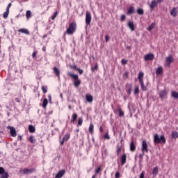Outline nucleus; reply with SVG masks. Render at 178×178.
Instances as JSON below:
<instances>
[{
  "label": "nucleus",
  "instance_id": "1",
  "mask_svg": "<svg viewBox=\"0 0 178 178\" xmlns=\"http://www.w3.org/2000/svg\"><path fill=\"white\" fill-rule=\"evenodd\" d=\"M68 74L70 77L72 79L74 87H76V88H79V87H80V85L81 84V81L79 79V75L73 73H69Z\"/></svg>",
  "mask_w": 178,
  "mask_h": 178
},
{
  "label": "nucleus",
  "instance_id": "2",
  "mask_svg": "<svg viewBox=\"0 0 178 178\" xmlns=\"http://www.w3.org/2000/svg\"><path fill=\"white\" fill-rule=\"evenodd\" d=\"M154 144H166V138H165V136L163 135L159 137V135L156 134L154 136Z\"/></svg>",
  "mask_w": 178,
  "mask_h": 178
},
{
  "label": "nucleus",
  "instance_id": "3",
  "mask_svg": "<svg viewBox=\"0 0 178 178\" xmlns=\"http://www.w3.org/2000/svg\"><path fill=\"white\" fill-rule=\"evenodd\" d=\"M76 30L77 24H76V22H72L70 24L69 27L67 29V34L69 35H72V34H74V33H76Z\"/></svg>",
  "mask_w": 178,
  "mask_h": 178
},
{
  "label": "nucleus",
  "instance_id": "4",
  "mask_svg": "<svg viewBox=\"0 0 178 178\" xmlns=\"http://www.w3.org/2000/svg\"><path fill=\"white\" fill-rule=\"evenodd\" d=\"M35 170V168H24L19 170V173H22V175H29V173H34Z\"/></svg>",
  "mask_w": 178,
  "mask_h": 178
},
{
  "label": "nucleus",
  "instance_id": "5",
  "mask_svg": "<svg viewBox=\"0 0 178 178\" xmlns=\"http://www.w3.org/2000/svg\"><path fill=\"white\" fill-rule=\"evenodd\" d=\"M141 151L142 152H145L146 154H148V143L145 140H143L142 141Z\"/></svg>",
  "mask_w": 178,
  "mask_h": 178
},
{
  "label": "nucleus",
  "instance_id": "6",
  "mask_svg": "<svg viewBox=\"0 0 178 178\" xmlns=\"http://www.w3.org/2000/svg\"><path fill=\"white\" fill-rule=\"evenodd\" d=\"M173 60H174L173 56H172V55L168 56L165 58V66H166V67H170V64L173 63Z\"/></svg>",
  "mask_w": 178,
  "mask_h": 178
},
{
  "label": "nucleus",
  "instance_id": "7",
  "mask_svg": "<svg viewBox=\"0 0 178 178\" xmlns=\"http://www.w3.org/2000/svg\"><path fill=\"white\" fill-rule=\"evenodd\" d=\"M7 129L10 130V134L11 137H16V136H17V134L16 132V129H15V127L8 126Z\"/></svg>",
  "mask_w": 178,
  "mask_h": 178
},
{
  "label": "nucleus",
  "instance_id": "8",
  "mask_svg": "<svg viewBox=\"0 0 178 178\" xmlns=\"http://www.w3.org/2000/svg\"><path fill=\"white\" fill-rule=\"evenodd\" d=\"M91 20H92L91 13H90V12H86V24H87V26H89V24H91Z\"/></svg>",
  "mask_w": 178,
  "mask_h": 178
},
{
  "label": "nucleus",
  "instance_id": "9",
  "mask_svg": "<svg viewBox=\"0 0 178 178\" xmlns=\"http://www.w3.org/2000/svg\"><path fill=\"white\" fill-rule=\"evenodd\" d=\"M157 6H158V1L155 0H152L149 5L151 12H152V10H154L155 8H156Z\"/></svg>",
  "mask_w": 178,
  "mask_h": 178
},
{
  "label": "nucleus",
  "instance_id": "10",
  "mask_svg": "<svg viewBox=\"0 0 178 178\" xmlns=\"http://www.w3.org/2000/svg\"><path fill=\"white\" fill-rule=\"evenodd\" d=\"M155 56L153 54H146L145 56V60H154Z\"/></svg>",
  "mask_w": 178,
  "mask_h": 178
},
{
  "label": "nucleus",
  "instance_id": "11",
  "mask_svg": "<svg viewBox=\"0 0 178 178\" xmlns=\"http://www.w3.org/2000/svg\"><path fill=\"white\" fill-rule=\"evenodd\" d=\"M167 96H168V92L166 91V90H161L159 92V97L162 99H165V98H166Z\"/></svg>",
  "mask_w": 178,
  "mask_h": 178
},
{
  "label": "nucleus",
  "instance_id": "12",
  "mask_svg": "<svg viewBox=\"0 0 178 178\" xmlns=\"http://www.w3.org/2000/svg\"><path fill=\"white\" fill-rule=\"evenodd\" d=\"M18 33L26 34V35H30V31H29V29H26L24 28L18 29Z\"/></svg>",
  "mask_w": 178,
  "mask_h": 178
},
{
  "label": "nucleus",
  "instance_id": "13",
  "mask_svg": "<svg viewBox=\"0 0 178 178\" xmlns=\"http://www.w3.org/2000/svg\"><path fill=\"white\" fill-rule=\"evenodd\" d=\"M126 87V91L127 92L128 95H130L131 94V88H133V85L131 83L127 84L125 86Z\"/></svg>",
  "mask_w": 178,
  "mask_h": 178
},
{
  "label": "nucleus",
  "instance_id": "14",
  "mask_svg": "<svg viewBox=\"0 0 178 178\" xmlns=\"http://www.w3.org/2000/svg\"><path fill=\"white\" fill-rule=\"evenodd\" d=\"M127 26L131 31H134V30H136V27L134 26V22L133 21H129L127 23Z\"/></svg>",
  "mask_w": 178,
  "mask_h": 178
},
{
  "label": "nucleus",
  "instance_id": "15",
  "mask_svg": "<svg viewBox=\"0 0 178 178\" xmlns=\"http://www.w3.org/2000/svg\"><path fill=\"white\" fill-rule=\"evenodd\" d=\"M66 172L65 170H60L55 176V178H62Z\"/></svg>",
  "mask_w": 178,
  "mask_h": 178
},
{
  "label": "nucleus",
  "instance_id": "16",
  "mask_svg": "<svg viewBox=\"0 0 178 178\" xmlns=\"http://www.w3.org/2000/svg\"><path fill=\"white\" fill-rule=\"evenodd\" d=\"M170 15L172 17H176L177 16V7H174L170 11Z\"/></svg>",
  "mask_w": 178,
  "mask_h": 178
},
{
  "label": "nucleus",
  "instance_id": "17",
  "mask_svg": "<svg viewBox=\"0 0 178 178\" xmlns=\"http://www.w3.org/2000/svg\"><path fill=\"white\" fill-rule=\"evenodd\" d=\"M86 101H88L89 104L92 103V102L94 101V97H92V95L90 94H87L86 95Z\"/></svg>",
  "mask_w": 178,
  "mask_h": 178
},
{
  "label": "nucleus",
  "instance_id": "18",
  "mask_svg": "<svg viewBox=\"0 0 178 178\" xmlns=\"http://www.w3.org/2000/svg\"><path fill=\"white\" fill-rule=\"evenodd\" d=\"M53 71H54V73L55 74V76H56V77H59V76H60V70H59V68L56 67H54Z\"/></svg>",
  "mask_w": 178,
  "mask_h": 178
},
{
  "label": "nucleus",
  "instance_id": "19",
  "mask_svg": "<svg viewBox=\"0 0 178 178\" xmlns=\"http://www.w3.org/2000/svg\"><path fill=\"white\" fill-rule=\"evenodd\" d=\"M127 159V155L126 154H122L121 156V165L123 166L124 163H126V161Z\"/></svg>",
  "mask_w": 178,
  "mask_h": 178
},
{
  "label": "nucleus",
  "instance_id": "20",
  "mask_svg": "<svg viewBox=\"0 0 178 178\" xmlns=\"http://www.w3.org/2000/svg\"><path fill=\"white\" fill-rule=\"evenodd\" d=\"M162 73H163V68L162 66H160L156 70V74H157V76H160Z\"/></svg>",
  "mask_w": 178,
  "mask_h": 178
},
{
  "label": "nucleus",
  "instance_id": "21",
  "mask_svg": "<svg viewBox=\"0 0 178 178\" xmlns=\"http://www.w3.org/2000/svg\"><path fill=\"white\" fill-rule=\"evenodd\" d=\"M171 137L175 140H176V138H178V132L177 131H172L171 133Z\"/></svg>",
  "mask_w": 178,
  "mask_h": 178
},
{
  "label": "nucleus",
  "instance_id": "22",
  "mask_svg": "<svg viewBox=\"0 0 178 178\" xmlns=\"http://www.w3.org/2000/svg\"><path fill=\"white\" fill-rule=\"evenodd\" d=\"M118 111L119 112V116L120 118H123L124 116V112H123V110H122V108L120 106L118 107Z\"/></svg>",
  "mask_w": 178,
  "mask_h": 178
},
{
  "label": "nucleus",
  "instance_id": "23",
  "mask_svg": "<svg viewBox=\"0 0 178 178\" xmlns=\"http://www.w3.org/2000/svg\"><path fill=\"white\" fill-rule=\"evenodd\" d=\"M130 151L132 152H134L136 151V145L134 144V142L132 141L130 144Z\"/></svg>",
  "mask_w": 178,
  "mask_h": 178
},
{
  "label": "nucleus",
  "instance_id": "24",
  "mask_svg": "<svg viewBox=\"0 0 178 178\" xmlns=\"http://www.w3.org/2000/svg\"><path fill=\"white\" fill-rule=\"evenodd\" d=\"M171 97L175 98V99H178V92L177 91H172L171 92Z\"/></svg>",
  "mask_w": 178,
  "mask_h": 178
},
{
  "label": "nucleus",
  "instance_id": "25",
  "mask_svg": "<svg viewBox=\"0 0 178 178\" xmlns=\"http://www.w3.org/2000/svg\"><path fill=\"white\" fill-rule=\"evenodd\" d=\"M29 133H35V127L33 125H29Z\"/></svg>",
  "mask_w": 178,
  "mask_h": 178
},
{
  "label": "nucleus",
  "instance_id": "26",
  "mask_svg": "<svg viewBox=\"0 0 178 178\" xmlns=\"http://www.w3.org/2000/svg\"><path fill=\"white\" fill-rule=\"evenodd\" d=\"M143 77H144V72H139L138 76V79L139 80V83H140L141 81H144L143 80Z\"/></svg>",
  "mask_w": 178,
  "mask_h": 178
},
{
  "label": "nucleus",
  "instance_id": "27",
  "mask_svg": "<svg viewBox=\"0 0 178 178\" xmlns=\"http://www.w3.org/2000/svg\"><path fill=\"white\" fill-rule=\"evenodd\" d=\"M47 105H48V99L45 98L43 99L42 106L45 109L47 108Z\"/></svg>",
  "mask_w": 178,
  "mask_h": 178
},
{
  "label": "nucleus",
  "instance_id": "28",
  "mask_svg": "<svg viewBox=\"0 0 178 178\" xmlns=\"http://www.w3.org/2000/svg\"><path fill=\"white\" fill-rule=\"evenodd\" d=\"M128 15H133L134 13V7L130 6L127 11Z\"/></svg>",
  "mask_w": 178,
  "mask_h": 178
},
{
  "label": "nucleus",
  "instance_id": "29",
  "mask_svg": "<svg viewBox=\"0 0 178 178\" xmlns=\"http://www.w3.org/2000/svg\"><path fill=\"white\" fill-rule=\"evenodd\" d=\"M89 133L90 134H94V124H90L89 126Z\"/></svg>",
  "mask_w": 178,
  "mask_h": 178
},
{
  "label": "nucleus",
  "instance_id": "30",
  "mask_svg": "<svg viewBox=\"0 0 178 178\" xmlns=\"http://www.w3.org/2000/svg\"><path fill=\"white\" fill-rule=\"evenodd\" d=\"M26 17L27 20H29L30 19H31V10H26Z\"/></svg>",
  "mask_w": 178,
  "mask_h": 178
},
{
  "label": "nucleus",
  "instance_id": "31",
  "mask_svg": "<svg viewBox=\"0 0 178 178\" xmlns=\"http://www.w3.org/2000/svg\"><path fill=\"white\" fill-rule=\"evenodd\" d=\"M0 178H9V173H8L6 171H4V172L1 175Z\"/></svg>",
  "mask_w": 178,
  "mask_h": 178
},
{
  "label": "nucleus",
  "instance_id": "32",
  "mask_svg": "<svg viewBox=\"0 0 178 178\" xmlns=\"http://www.w3.org/2000/svg\"><path fill=\"white\" fill-rule=\"evenodd\" d=\"M140 86H141V90L142 91H147V86H145V85L144 84V81L140 82Z\"/></svg>",
  "mask_w": 178,
  "mask_h": 178
},
{
  "label": "nucleus",
  "instance_id": "33",
  "mask_svg": "<svg viewBox=\"0 0 178 178\" xmlns=\"http://www.w3.org/2000/svg\"><path fill=\"white\" fill-rule=\"evenodd\" d=\"M77 120V113H74L72 116L71 122L72 123H74Z\"/></svg>",
  "mask_w": 178,
  "mask_h": 178
},
{
  "label": "nucleus",
  "instance_id": "34",
  "mask_svg": "<svg viewBox=\"0 0 178 178\" xmlns=\"http://www.w3.org/2000/svg\"><path fill=\"white\" fill-rule=\"evenodd\" d=\"M92 72H96V70H98V63H95V66L91 67Z\"/></svg>",
  "mask_w": 178,
  "mask_h": 178
},
{
  "label": "nucleus",
  "instance_id": "35",
  "mask_svg": "<svg viewBox=\"0 0 178 178\" xmlns=\"http://www.w3.org/2000/svg\"><path fill=\"white\" fill-rule=\"evenodd\" d=\"M117 155L119 156L120 155V152H122V147L121 146H117Z\"/></svg>",
  "mask_w": 178,
  "mask_h": 178
},
{
  "label": "nucleus",
  "instance_id": "36",
  "mask_svg": "<svg viewBox=\"0 0 178 178\" xmlns=\"http://www.w3.org/2000/svg\"><path fill=\"white\" fill-rule=\"evenodd\" d=\"M42 91L43 94H47V92H48V87L42 86Z\"/></svg>",
  "mask_w": 178,
  "mask_h": 178
},
{
  "label": "nucleus",
  "instance_id": "37",
  "mask_svg": "<svg viewBox=\"0 0 178 178\" xmlns=\"http://www.w3.org/2000/svg\"><path fill=\"white\" fill-rule=\"evenodd\" d=\"M137 13H138V15H144V10L143 8H138Z\"/></svg>",
  "mask_w": 178,
  "mask_h": 178
},
{
  "label": "nucleus",
  "instance_id": "38",
  "mask_svg": "<svg viewBox=\"0 0 178 178\" xmlns=\"http://www.w3.org/2000/svg\"><path fill=\"white\" fill-rule=\"evenodd\" d=\"M155 23H152L151 25L148 27L147 30L149 31H151L152 30H153V29H155Z\"/></svg>",
  "mask_w": 178,
  "mask_h": 178
},
{
  "label": "nucleus",
  "instance_id": "39",
  "mask_svg": "<svg viewBox=\"0 0 178 178\" xmlns=\"http://www.w3.org/2000/svg\"><path fill=\"white\" fill-rule=\"evenodd\" d=\"M152 174L154 175V176H156L158 175V166H156L153 170H152Z\"/></svg>",
  "mask_w": 178,
  "mask_h": 178
},
{
  "label": "nucleus",
  "instance_id": "40",
  "mask_svg": "<svg viewBox=\"0 0 178 178\" xmlns=\"http://www.w3.org/2000/svg\"><path fill=\"white\" fill-rule=\"evenodd\" d=\"M3 16L4 19H8V16H9V10H6V11L3 13Z\"/></svg>",
  "mask_w": 178,
  "mask_h": 178
},
{
  "label": "nucleus",
  "instance_id": "41",
  "mask_svg": "<svg viewBox=\"0 0 178 178\" xmlns=\"http://www.w3.org/2000/svg\"><path fill=\"white\" fill-rule=\"evenodd\" d=\"M29 141L31 143V144H34L35 143V138H34V136H31L29 137Z\"/></svg>",
  "mask_w": 178,
  "mask_h": 178
},
{
  "label": "nucleus",
  "instance_id": "42",
  "mask_svg": "<svg viewBox=\"0 0 178 178\" xmlns=\"http://www.w3.org/2000/svg\"><path fill=\"white\" fill-rule=\"evenodd\" d=\"M58 13H59L58 11H55L54 15L51 16V19L55 20V19L56 18V16H58Z\"/></svg>",
  "mask_w": 178,
  "mask_h": 178
},
{
  "label": "nucleus",
  "instance_id": "43",
  "mask_svg": "<svg viewBox=\"0 0 178 178\" xmlns=\"http://www.w3.org/2000/svg\"><path fill=\"white\" fill-rule=\"evenodd\" d=\"M38 54V51H34L32 54V58L33 59H37V54Z\"/></svg>",
  "mask_w": 178,
  "mask_h": 178
},
{
  "label": "nucleus",
  "instance_id": "44",
  "mask_svg": "<svg viewBox=\"0 0 178 178\" xmlns=\"http://www.w3.org/2000/svg\"><path fill=\"white\" fill-rule=\"evenodd\" d=\"M134 92L135 95H137V94H140V88H138V86H137L134 89Z\"/></svg>",
  "mask_w": 178,
  "mask_h": 178
},
{
  "label": "nucleus",
  "instance_id": "45",
  "mask_svg": "<svg viewBox=\"0 0 178 178\" xmlns=\"http://www.w3.org/2000/svg\"><path fill=\"white\" fill-rule=\"evenodd\" d=\"M81 124H83V118L81 117L79 118L78 120V126H81Z\"/></svg>",
  "mask_w": 178,
  "mask_h": 178
},
{
  "label": "nucleus",
  "instance_id": "46",
  "mask_svg": "<svg viewBox=\"0 0 178 178\" xmlns=\"http://www.w3.org/2000/svg\"><path fill=\"white\" fill-rule=\"evenodd\" d=\"M102 170V168L98 167L97 169L95 170V175H98V173H101Z\"/></svg>",
  "mask_w": 178,
  "mask_h": 178
},
{
  "label": "nucleus",
  "instance_id": "47",
  "mask_svg": "<svg viewBox=\"0 0 178 178\" xmlns=\"http://www.w3.org/2000/svg\"><path fill=\"white\" fill-rule=\"evenodd\" d=\"M104 140H111V136H109V134L107 133L104 134Z\"/></svg>",
  "mask_w": 178,
  "mask_h": 178
},
{
  "label": "nucleus",
  "instance_id": "48",
  "mask_svg": "<svg viewBox=\"0 0 178 178\" xmlns=\"http://www.w3.org/2000/svg\"><path fill=\"white\" fill-rule=\"evenodd\" d=\"M145 154V152H142V154H139L140 162H143V158L144 157Z\"/></svg>",
  "mask_w": 178,
  "mask_h": 178
},
{
  "label": "nucleus",
  "instance_id": "49",
  "mask_svg": "<svg viewBox=\"0 0 178 178\" xmlns=\"http://www.w3.org/2000/svg\"><path fill=\"white\" fill-rule=\"evenodd\" d=\"M126 20V15H122L120 17V21L121 22H124Z\"/></svg>",
  "mask_w": 178,
  "mask_h": 178
},
{
  "label": "nucleus",
  "instance_id": "50",
  "mask_svg": "<svg viewBox=\"0 0 178 178\" xmlns=\"http://www.w3.org/2000/svg\"><path fill=\"white\" fill-rule=\"evenodd\" d=\"M66 140V136H63V140H60V145H63V144L65 143V140Z\"/></svg>",
  "mask_w": 178,
  "mask_h": 178
},
{
  "label": "nucleus",
  "instance_id": "51",
  "mask_svg": "<svg viewBox=\"0 0 178 178\" xmlns=\"http://www.w3.org/2000/svg\"><path fill=\"white\" fill-rule=\"evenodd\" d=\"M121 63H122V65H123V66H124V65H127V60H126V59H122V60H121Z\"/></svg>",
  "mask_w": 178,
  "mask_h": 178
},
{
  "label": "nucleus",
  "instance_id": "52",
  "mask_svg": "<svg viewBox=\"0 0 178 178\" xmlns=\"http://www.w3.org/2000/svg\"><path fill=\"white\" fill-rule=\"evenodd\" d=\"M3 173H5V168L0 167V175H2Z\"/></svg>",
  "mask_w": 178,
  "mask_h": 178
},
{
  "label": "nucleus",
  "instance_id": "53",
  "mask_svg": "<svg viewBox=\"0 0 178 178\" xmlns=\"http://www.w3.org/2000/svg\"><path fill=\"white\" fill-rule=\"evenodd\" d=\"M76 70H77V72H79V74H83V73H84V70H83L80 68H78Z\"/></svg>",
  "mask_w": 178,
  "mask_h": 178
},
{
  "label": "nucleus",
  "instance_id": "54",
  "mask_svg": "<svg viewBox=\"0 0 178 178\" xmlns=\"http://www.w3.org/2000/svg\"><path fill=\"white\" fill-rule=\"evenodd\" d=\"M145 172H144V171H143L141 172V174L140 175V178H145Z\"/></svg>",
  "mask_w": 178,
  "mask_h": 178
},
{
  "label": "nucleus",
  "instance_id": "55",
  "mask_svg": "<svg viewBox=\"0 0 178 178\" xmlns=\"http://www.w3.org/2000/svg\"><path fill=\"white\" fill-rule=\"evenodd\" d=\"M120 172H117L115 173V178H120Z\"/></svg>",
  "mask_w": 178,
  "mask_h": 178
},
{
  "label": "nucleus",
  "instance_id": "56",
  "mask_svg": "<svg viewBox=\"0 0 178 178\" xmlns=\"http://www.w3.org/2000/svg\"><path fill=\"white\" fill-rule=\"evenodd\" d=\"M10 6H12V3H9L8 6H7V8H6V10H9V9H10Z\"/></svg>",
  "mask_w": 178,
  "mask_h": 178
},
{
  "label": "nucleus",
  "instance_id": "57",
  "mask_svg": "<svg viewBox=\"0 0 178 178\" xmlns=\"http://www.w3.org/2000/svg\"><path fill=\"white\" fill-rule=\"evenodd\" d=\"M109 39H110V38H109L108 35H106L105 36V41H106V42H108V41H109Z\"/></svg>",
  "mask_w": 178,
  "mask_h": 178
},
{
  "label": "nucleus",
  "instance_id": "58",
  "mask_svg": "<svg viewBox=\"0 0 178 178\" xmlns=\"http://www.w3.org/2000/svg\"><path fill=\"white\" fill-rule=\"evenodd\" d=\"M99 131L100 133H104V128L102 127V126L99 127Z\"/></svg>",
  "mask_w": 178,
  "mask_h": 178
},
{
  "label": "nucleus",
  "instance_id": "59",
  "mask_svg": "<svg viewBox=\"0 0 178 178\" xmlns=\"http://www.w3.org/2000/svg\"><path fill=\"white\" fill-rule=\"evenodd\" d=\"M42 51H43V52H46L47 51V47L45 46H44L42 48Z\"/></svg>",
  "mask_w": 178,
  "mask_h": 178
},
{
  "label": "nucleus",
  "instance_id": "60",
  "mask_svg": "<svg viewBox=\"0 0 178 178\" xmlns=\"http://www.w3.org/2000/svg\"><path fill=\"white\" fill-rule=\"evenodd\" d=\"M48 98H49V102H51V101H52V97H51V95H48Z\"/></svg>",
  "mask_w": 178,
  "mask_h": 178
},
{
  "label": "nucleus",
  "instance_id": "61",
  "mask_svg": "<svg viewBox=\"0 0 178 178\" xmlns=\"http://www.w3.org/2000/svg\"><path fill=\"white\" fill-rule=\"evenodd\" d=\"M47 37H48V33L43 35L42 39H43V40H45V38H47Z\"/></svg>",
  "mask_w": 178,
  "mask_h": 178
},
{
  "label": "nucleus",
  "instance_id": "62",
  "mask_svg": "<svg viewBox=\"0 0 178 178\" xmlns=\"http://www.w3.org/2000/svg\"><path fill=\"white\" fill-rule=\"evenodd\" d=\"M72 69H74L75 70H77V69H79L77 67V65H73V66H72Z\"/></svg>",
  "mask_w": 178,
  "mask_h": 178
},
{
  "label": "nucleus",
  "instance_id": "63",
  "mask_svg": "<svg viewBox=\"0 0 178 178\" xmlns=\"http://www.w3.org/2000/svg\"><path fill=\"white\" fill-rule=\"evenodd\" d=\"M16 102H20V99L19 97L15 98Z\"/></svg>",
  "mask_w": 178,
  "mask_h": 178
},
{
  "label": "nucleus",
  "instance_id": "64",
  "mask_svg": "<svg viewBox=\"0 0 178 178\" xmlns=\"http://www.w3.org/2000/svg\"><path fill=\"white\" fill-rule=\"evenodd\" d=\"M66 33H67V30H66L65 33H64V35H63L64 40H66Z\"/></svg>",
  "mask_w": 178,
  "mask_h": 178
}]
</instances>
